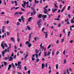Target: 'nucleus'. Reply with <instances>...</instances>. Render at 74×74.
Instances as JSON below:
<instances>
[{
  "mask_svg": "<svg viewBox=\"0 0 74 74\" xmlns=\"http://www.w3.org/2000/svg\"><path fill=\"white\" fill-rule=\"evenodd\" d=\"M35 4H37V3H39V1H37V0H35Z\"/></svg>",
  "mask_w": 74,
  "mask_h": 74,
  "instance_id": "obj_21",
  "label": "nucleus"
},
{
  "mask_svg": "<svg viewBox=\"0 0 74 74\" xmlns=\"http://www.w3.org/2000/svg\"><path fill=\"white\" fill-rule=\"evenodd\" d=\"M59 51H58L56 52V55H59Z\"/></svg>",
  "mask_w": 74,
  "mask_h": 74,
  "instance_id": "obj_36",
  "label": "nucleus"
},
{
  "mask_svg": "<svg viewBox=\"0 0 74 74\" xmlns=\"http://www.w3.org/2000/svg\"><path fill=\"white\" fill-rule=\"evenodd\" d=\"M19 14H20V15H21V14H22V12H19Z\"/></svg>",
  "mask_w": 74,
  "mask_h": 74,
  "instance_id": "obj_58",
  "label": "nucleus"
},
{
  "mask_svg": "<svg viewBox=\"0 0 74 74\" xmlns=\"http://www.w3.org/2000/svg\"><path fill=\"white\" fill-rule=\"evenodd\" d=\"M28 74H30V70H29L28 71Z\"/></svg>",
  "mask_w": 74,
  "mask_h": 74,
  "instance_id": "obj_45",
  "label": "nucleus"
},
{
  "mask_svg": "<svg viewBox=\"0 0 74 74\" xmlns=\"http://www.w3.org/2000/svg\"><path fill=\"white\" fill-rule=\"evenodd\" d=\"M21 11H25V9H24L23 8H21Z\"/></svg>",
  "mask_w": 74,
  "mask_h": 74,
  "instance_id": "obj_41",
  "label": "nucleus"
},
{
  "mask_svg": "<svg viewBox=\"0 0 74 74\" xmlns=\"http://www.w3.org/2000/svg\"><path fill=\"white\" fill-rule=\"evenodd\" d=\"M9 61H12V60H13V57H11V56H10V58L9 59Z\"/></svg>",
  "mask_w": 74,
  "mask_h": 74,
  "instance_id": "obj_9",
  "label": "nucleus"
},
{
  "mask_svg": "<svg viewBox=\"0 0 74 74\" xmlns=\"http://www.w3.org/2000/svg\"><path fill=\"white\" fill-rule=\"evenodd\" d=\"M32 61H34V60H35L36 59L34 58H32Z\"/></svg>",
  "mask_w": 74,
  "mask_h": 74,
  "instance_id": "obj_38",
  "label": "nucleus"
},
{
  "mask_svg": "<svg viewBox=\"0 0 74 74\" xmlns=\"http://www.w3.org/2000/svg\"><path fill=\"white\" fill-rule=\"evenodd\" d=\"M51 53V52L48 51V53L47 54V56H48V55H49Z\"/></svg>",
  "mask_w": 74,
  "mask_h": 74,
  "instance_id": "obj_49",
  "label": "nucleus"
},
{
  "mask_svg": "<svg viewBox=\"0 0 74 74\" xmlns=\"http://www.w3.org/2000/svg\"><path fill=\"white\" fill-rule=\"evenodd\" d=\"M51 45H49L47 47V49H49L51 47Z\"/></svg>",
  "mask_w": 74,
  "mask_h": 74,
  "instance_id": "obj_43",
  "label": "nucleus"
},
{
  "mask_svg": "<svg viewBox=\"0 0 74 74\" xmlns=\"http://www.w3.org/2000/svg\"><path fill=\"white\" fill-rule=\"evenodd\" d=\"M15 65L16 66H18V65L19 66V62H18V64L16 63H15Z\"/></svg>",
  "mask_w": 74,
  "mask_h": 74,
  "instance_id": "obj_30",
  "label": "nucleus"
},
{
  "mask_svg": "<svg viewBox=\"0 0 74 74\" xmlns=\"http://www.w3.org/2000/svg\"><path fill=\"white\" fill-rule=\"evenodd\" d=\"M19 46L21 47H22V43H20Z\"/></svg>",
  "mask_w": 74,
  "mask_h": 74,
  "instance_id": "obj_35",
  "label": "nucleus"
},
{
  "mask_svg": "<svg viewBox=\"0 0 74 74\" xmlns=\"http://www.w3.org/2000/svg\"><path fill=\"white\" fill-rule=\"evenodd\" d=\"M35 55H36V57L37 58H38V54L37 53H36Z\"/></svg>",
  "mask_w": 74,
  "mask_h": 74,
  "instance_id": "obj_42",
  "label": "nucleus"
},
{
  "mask_svg": "<svg viewBox=\"0 0 74 74\" xmlns=\"http://www.w3.org/2000/svg\"><path fill=\"white\" fill-rule=\"evenodd\" d=\"M11 67V65L10 64L8 65V70H10V69Z\"/></svg>",
  "mask_w": 74,
  "mask_h": 74,
  "instance_id": "obj_18",
  "label": "nucleus"
},
{
  "mask_svg": "<svg viewBox=\"0 0 74 74\" xmlns=\"http://www.w3.org/2000/svg\"><path fill=\"white\" fill-rule=\"evenodd\" d=\"M14 15H16V16H18V13L17 12H15L14 13Z\"/></svg>",
  "mask_w": 74,
  "mask_h": 74,
  "instance_id": "obj_29",
  "label": "nucleus"
},
{
  "mask_svg": "<svg viewBox=\"0 0 74 74\" xmlns=\"http://www.w3.org/2000/svg\"><path fill=\"white\" fill-rule=\"evenodd\" d=\"M50 16H52V14H51L49 15V18H51Z\"/></svg>",
  "mask_w": 74,
  "mask_h": 74,
  "instance_id": "obj_31",
  "label": "nucleus"
},
{
  "mask_svg": "<svg viewBox=\"0 0 74 74\" xmlns=\"http://www.w3.org/2000/svg\"><path fill=\"white\" fill-rule=\"evenodd\" d=\"M23 2H24L23 4H22V5L23 7V8H25V6H26V4H29V2L28 1V2H26V1H23Z\"/></svg>",
  "mask_w": 74,
  "mask_h": 74,
  "instance_id": "obj_2",
  "label": "nucleus"
},
{
  "mask_svg": "<svg viewBox=\"0 0 74 74\" xmlns=\"http://www.w3.org/2000/svg\"><path fill=\"white\" fill-rule=\"evenodd\" d=\"M45 29V27H43L42 29V32H44V29Z\"/></svg>",
  "mask_w": 74,
  "mask_h": 74,
  "instance_id": "obj_60",
  "label": "nucleus"
},
{
  "mask_svg": "<svg viewBox=\"0 0 74 74\" xmlns=\"http://www.w3.org/2000/svg\"><path fill=\"white\" fill-rule=\"evenodd\" d=\"M21 20L23 21V23L25 22V18H23V16H22L21 17Z\"/></svg>",
  "mask_w": 74,
  "mask_h": 74,
  "instance_id": "obj_12",
  "label": "nucleus"
},
{
  "mask_svg": "<svg viewBox=\"0 0 74 74\" xmlns=\"http://www.w3.org/2000/svg\"><path fill=\"white\" fill-rule=\"evenodd\" d=\"M47 18V15L42 14V18Z\"/></svg>",
  "mask_w": 74,
  "mask_h": 74,
  "instance_id": "obj_10",
  "label": "nucleus"
},
{
  "mask_svg": "<svg viewBox=\"0 0 74 74\" xmlns=\"http://www.w3.org/2000/svg\"><path fill=\"white\" fill-rule=\"evenodd\" d=\"M57 4V2H56V3L54 4V8H58V6L56 5Z\"/></svg>",
  "mask_w": 74,
  "mask_h": 74,
  "instance_id": "obj_14",
  "label": "nucleus"
},
{
  "mask_svg": "<svg viewBox=\"0 0 74 74\" xmlns=\"http://www.w3.org/2000/svg\"><path fill=\"white\" fill-rule=\"evenodd\" d=\"M11 2L12 4H14V2L13 1H11Z\"/></svg>",
  "mask_w": 74,
  "mask_h": 74,
  "instance_id": "obj_56",
  "label": "nucleus"
},
{
  "mask_svg": "<svg viewBox=\"0 0 74 74\" xmlns=\"http://www.w3.org/2000/svg\"><path fill=\"white\" fill-rule=\"evenodd\" d=\"M31 16H33V12H32L31 13Z\"/></svg>",
  "mask_w": 74,
  "mask_h": 74,
  "instance_id": "obj_55",
  "label": "nucleus"
},
{
  "mask_svg": "<svg viewBox=\"0 0 74 74\" xmlns=\"http://www.w3.org/2000/svg\"><path fill=\"white\" fill-rule=\"evenodd\" d=\"M40 61V59L38 58H37L36 60V62H38L39 61Z\"/></svg>",
  "mask_w": 74,
  "mask_h": 74,
  "instance_id": "obj_33",
  "label": "nucleus"
},
{
  "mask_svg": "<svg viewBox=\"0 0 74 74\" xmlns=\"http://www.w3.org/2000/svg\"><path fill=\"white\" fill-rule=\"evenodd\" d=\"M7 50L6 49H5V50H4L2 52V56L3 57L4 56V53L5 52H7Z\"/></svg>",
  "mask_w": 74,
  "mask_h": 74,
  "instance_id": "obj_4",
  "label": "nucleus"
},
{
  "mask_svg": "<svg viewBox=\"0 0 74 74\" xmlns=\"http://www.w3.org/2000/svg\"><path fill=\"white\" fill-rule=\"evenodd\" d=\"M42 14H39L38 16V17L39 19L41 18H42Z\"/></svg>",
  "mask_w": 74,
  "mask_h": 74,
  "instance_id": "obj_6",
  "label": "nucleus"
},
{
  "mask_svg": "<svg viewBox=\"0 0 74 74\" xmlns=\"http://www.w3.org/2000/svg\"><path fill=\"white\" fill-rule=\"evenodd\" d=\"M11 39L12 41H13V42H15V39H14V37H11Z\"/></svg>",
  "mask_w": 74,
  "mask_h": 74,
  "instance_id": "obj_15",
  "label": "nucleus"
},
{
  "mask_svg": "<svg viewBox=\"0 0 74 74\" xmlns=\"http://www.w3.org/2000/svg\"><path fill=\"white\" fill-rule=\"evenodd\" d=\"M29 48H30L31 47H32V44L30 43V42L29 41H27L25 42V44H27Z\"/></svg>",
  "mask_w": 74,
  "mask_h": 74,
  "instance_id": "obj_3",
  "label": "nucleus"
},
{
  "mask_svg": "<svg viewBox=\"0 0 74 74\" xmlns=\"http://www.w3.org/2000/svg\"><path fill=\"white\" fill-rule=\"evenodd\" d=\"M35 57V54H34L32 55V58H34Z\"/></svg>",
  "mask_w": 74,
  "mask_h": 74,
  "instance_id": "obj_50",
  "label": "nucleus"
},
{
  "mask_svg": "<svg viewBox=\"0 0 74 74\" xmlns=\"http://www.w3.org/2000/svg\"><path fill=\"white\" fill-rule=\"evenodd\" d=\"M42 22V20L41 19H39V21L37 22V24H38V27L39 28H41V26L42 25V24L40 23Z\"/></svg>",
  "mask_w": 74,
  "mask_h": 74,
  "instance_id": "obj_1",
  "label": "nucleus"
},
{
  "mask_svg": "<svg viewBox=\"0 0 74 74\" xmlns=\"http://www.w3.org/2000/svg\"><path fill=\"white\" fill-rule=\"evenodd\" d=\"M12 66L13 69H15V65H14V63H12Z\"/></svg>",
  "mask_w": 74,
  "mask_h": 74,
  "instance_id": "obj_17",
  "label": "nucleus"
},
{
  "mask_svg": "<svg viewBox=\"0 0 74 74\" xmlns=\"http://www.w3.org/2000/svg\"><path fill=\"white\" fill-rule=\"evenodd\" d=\"M17 41H18L19 42V38H18V37H19V35H18V33L17 34Z\"/></svg>",
  "mask_w": 74,
  "mask_h": 74,
  "instance_id": "obj_28",
  "label": "nucleus"
},
{
  "mask_svg": "<svg viewBox=\"0 0 74 74\" xmlns=\"http://www.w3.org/2000/svg\"><path fill=\"white\" fill-rule=\"evenodd\" d=\"M27 28L28 29V30H31L30 27L29 26H27Z\"/></svg>",
  "mask_w": 74,
  "mask_h": 74,
  "instance_id": "obj_26",
  "label": "nucleus"
},
{
  "mask_svg": "<svg viewBox=\"0 0 74 74\" xmlns=\"http://www.w3.org/2000/svg\"><path fill=\"white\" fill-rule=\"evenodd\" d=\"M66 24L67 25H69L70 24V22H69V21H67L66 22Z\"/></svg>",
  "mask_w": 74,
  "mask_h": 74,
  "instance_id": "obj_53",
  "label": "nucleus"
},
{
  "mask_svg": "<svg viewBox=\"0 0 74 74\" xmlns=\"http://www.w3.org/2000/svg\"><path fill=\"white\" fill-rule=\"evenodd\" d=\"M24 69L25 70H27V67H26V66H24Z\"/></svg>",
  "mask_w": 74,
  "mask_h": 74,
  "instance_id": "obj_51",
  "label": "nucleus"
},
{
  "mask_svg": "<svg viewBox=\"0 0 74 74\" xmlns=\"http://www.w3.org/2000/svg\"><path fill=\"white\" fill-rule=\"evenodd\" d=\"M45 67V65L44 64L42 63V64L41 69H44Z\"/></svg>",
  "mask_w": 74,
  "mask_h": 74,
  "instance_id": "obj_11",
  "label": "nucleus"
},
{
  "mask_svg": "<svg viewBox=\"0 0 74 74\" xmlns=\"http://www.w3.org/2000/svg\"><path fill=\"white\" fill-rule=\"evenodd\" d=\"M56 69H58V64H57L56 66Z\"/></svg>",
  "mask_w": 74,
  "mask_h": 74,
  "instance_id": "obj_39",
  "label": "nucleus"
},
{
  "mask_svg": "<svg viewBox=\"0 0 74 74\" xmlns=\"http://www.w3.org/2000/svg\"><path fill=\"white\" fill-rule=\"evenodd\" d=\"M22 63V62L21 61H19V65H21V64Z\"/></svg>",
  "mask_w": 74,
  "mask_h": 74,
  "instance_id": "obj_48",
  "label": "nucleus"
},
{
  "mask_svg": "<svg viewBox=\"0 0 74 74\" xmlns=\"http://www.w3.org/2000/svg\"><path fill=\"white\" fill-rule=\"evenodd\" d=\"M28 56V54H26L25 56L24 59H25V58H27V57Z\"/></svg>",
  "mask_w": 74,
  "mask_h": 74,
  "instance_id": "obj_47",
  "label": "nucleus"
},
{
  "mask_svg": "<svg viewBox=\"0 0 74 74\" xmlns=\"http://www.w3.org/2000/svg\"><path fill=\"white\" fill-rule=\"evenodd\" d=\"M58 27H60L61 26V25L60 24H59V25H58Z\"/></svg>",
  "mask_w": 74,
  "mask_h": 74,
  "instance_id": "obj_59",
  "label": "nucleus"
},
{
  "mask_svg": "<svg viewBox=\"0 0 74 74\" xmlns=\"http://www.w3.org/2000/svg\"><path fill=\"white\" fill-rule=\"evenodd\" d=\"M64 63H66V59L64 60Z\"/></svg>",
  "mask_w": 74,
  "mask_h": 74,
  "instance_id": "obj_57",
  "label": "nucleus"
},
{
  "mask_svg": "<svg viewBox=\"0 0 74 74\" xmlns=\"http://www.w3.org/2000/svg\"><path fill=\"white\" fill-rule=\"evenodd\" d=\"M67 10H70V6H69L68 7V8L67 9Z\"/></svg>",
  "mask_w": 74,
  "mask_h": 74,
  "instance_id": "obj_24",
  "label": "nucleus"
},
{
  "mask_svg": "<svg viewBox=\"0 0 74 74\" xmlns=\"http://www.w3.org/2000/svg\"><path fill=\"white\" fill-rule=\"evenodd\" d=\"M68 17H69V18H71V15H70V14H69L68 15Z\"/></svg>",
  "mask_w": 74,
  "mask_h": 74,
  "instance_id": "obj_64",
  "label": "nucleus"
},
{
  "mask_svg": "<svg viewBox=\"0 0 74 74\" xmlns=\"http://www.w3.org/2000/svg\"><path fill=\"white\" fill-rule=\"evenodd\" d=\"M44 56L45 57L47 56V53L46 52H44Z\"/></svg>",
  "mask_w": 74,
  "mask_h": 74,
  "instance_id": "obj_19",
  "label": "nucleus"
},
{
  "mask_svg": "<svg viewBox=\"0 0 74 74\" xmlns=\"http://www.w3.org/2000/svg\"><path fill=\"white\" fill-rule=\"evenodd\" d=\"M69 21V19L68 18H67V20H65V22H68V21Z\"/></svg>",
  "mask_w": 74,
  "mask_h": 74,
  "instance_id": "obj_54",
  "label": "nucleus"
},
{
  "mask_svg": "<svg viewBox=\"0 0 74 74\" xmlns=\"http://www.w3.org/2000/svg\"><path fill=\"white\" fill-rule=\"evenodd\" d=\"M72 28H74V25H72V26H70V31H71V30H72Z\"/></svg>",
  "mask_w": 74,
  "mask_h": 74,
  "instance_id": "obj_13",
  "label": "nucleus"
},
{
  "mask_svg": "<svg viewBox=\"0 0 74 74\" xmlns=\"http://www.w3.org/2000/svg\"><path fill=\"white\" fill-rule=\"evenodd\" d=\"M32 33H33L31 32L30 34L29 35V38H31V37H32Z\"/></svg>",
  "mask_w": 74,
  "mask_h": 74,
  "instance_id": "obj_20",
  "label": "nucleus"
},
{
  "mask_svg": "<svg viewBox=\"0 0 74 74\" xmlns=\"http://www.w3.org/2000/svg\"><path fill=\"white\" fill-rule=\"evenodd\" d=\"M5 60H7L8 59H9V58H8V57H5Z\"/></svg>",
  "mask_w": 74,
  "mask_h": 74,
  "instance_id": "obj_63",
  "label": "nucleus"
},
{
  "mask_svg": "<svg viewBox=\"0 0 74 74\" xmlns=\"http://www.w3.org/2000/svg\"><path fill=\"white\" fill-rule=\"evenodd\" d=\"M3 45L6 48H7L8 47V46H7V44H5V43H4Z\"/></svg>",
  "mask_w": 74,
  "mask_h": 74,
  "instance_id": "obj_23",
  "label": "nucleus"
},
{
  "mask_svg": "<svg viewBox=\"0 0 74 74\" xmlns=\"http://www.w3.org/2000/svg\"><path fill=\"white\" fill-rule=\"evenodd\" d=\"M33 14L34 15H35V14H36V11L34 10Z\"/></svg>",
  "mask_w": 74,
  "mask_h": 74,
  "instance_id": "obj_37",
  "label": "nucleus"
},
{
  "mask_svg": "<svg viewBox=\"0 0 74 74\" xmlns=\"http://www.w3.org/2000/svg\"><path fill=\"white\" fill-rule=\"evenodd\" d=\"M16 55H15L14 56V59H15V58H16Z\"/></svg>",
  "mask_w": 74,
  "mask_h": 74,
  "instance_id": "obj_61",
  "label": "nucleus"
},
{
  "mask_svg": "<svg viewBox=\"0 0 74 74\" xmlns=\"http://www.w3.org/2000/svg\"><path fill=\"white\" fill-rule=\"evenodd\" d=\"M39 50H38L37 49H36L35 50V52L36 53H39Z\"/></svg>",
  "mask_w": 74,
  "mask_h": 74,
  "instance_id": "obj_16",
  "label": "nucleus"
},
{
  "mask_svg": "<svg viewBox=\"0 0 74 74\" xmlns=\"http://www.w3.org/2000/svg\"><path fill=\"white\" fill-rule=\"evenodd\" d=\"M64 39H62L61 42H64Z\"/></svg>",
  "mask_w": 74,
  "mask_h": 74,
  "instance_id": "obj_52",
  "label": "nucleus"
},
{
  "mask_svg": "<svg viewBox=\"0 0 74 74\" xmlns=\"http://www.w3.org/2000/svg\"><path fill=\"white\" fill-rule=\"evenodd\" d=\"M1 15H3L4 14V12H2V13H1Z\"/></svg>",
  "mask_w": 74,
  "mask_h": 74,
  "instance_id": "obj_62",
  "label": "nucleus"
},
{
  "mask_svg": "<svg viewBox=\"0 0 74 74\" xmlns=\"http://www.w3.org/2000/svg\"><path fill=\"white\" fill-rule=\"evenodd\" d=\"M19 70H21L22 69V66L21 65H19Z\"/></svg>",
  "mask_w": 74,
  "mask_h": 74,
  "instance_id": "obj_27",
  "label": "nucleus"
},
{
  "mask_svg": "<svg viewBox=\"0 0 74 74\" xmlns=\"http://www.w3.org/2000/svg\"><path fill=\"white\" fill-rule=\"evenodd\" d=\"M2 27L3 28L1 30V32H2V33H4V28H5V27L4 26H3Z\"/></svg>",
  "mask_w": 74,
  "mask_h": 74,
  "instance_id": "obj_8",
  "label": "nucleus"
},
{
  "mask_svg": "<svg viewBox=\"0 0 74 74\" xmlns=\"http://www.w3.org/2000/svg\"><path fill=\"white\" fill-rule=\"evenodd\" d=\"M71 23H74V21L73 20V19H72L71 20Z\"/></svg>",
  "mask_w": 74,
  "mask_h": 74,
  "instance_id": "obj_22",
  "label": "nucleus"
},
{
  "mask_svg": "<svg viewBox=\"0 0 74 74\" xmlns=\"http://www.w3.org/2000/svg\"><path fill=\"white\" fill-rule=\"evenodd\" d=\"M41 49H42V51H44V47L42 46L41 48H40Z\"/></svg>",
  "mask_w": 74,
  "mask_h": 74,
  "instance_id": "obj_32",
  "label": "nucleus"
},
{
  "mask_svg": "<svg viewBox=\"0 0 74 74\" xmlns=\"http://www.w3.org/2000/svg\"><path fill=\"white\" fill-rule=\"evenodd\" d=\"M65 50H64L63 52V54H64V55H66V54H65Z\"/></svg>",
  "mask_w": 74,
  "mask_h": 74,
  "instance_id": "obj_46",
  "label": "nucleus"
},
{
  "mask_svg": "<svg viewBox=\"0 0 74 74\" xmlns=\"http://www.w3.org/2000/svg\"><path fill=\"white\" fill-rule=\"evenodd\" d=\"M54 20H57V21H60V19L58 18H55L54 19Z\"/></svg>",
  "mask_w": 74,
  "mask_h": 74,
  "instance_id": "obj_40",
  "label": "nucleus"
},
{
  "mask_svg": "<svg viewBox=\"0 0 74 74\" xmlns=\"http://www.w3.org/2000/svg\"><path fill=\"white\" fill-rule=\"evenodd\" d=\"M31 19H32V17H29L28 19V22H30V21H31Z\"/></svg>",
  "mask_w": 74,
  "mask_h": 74,
  "instance_id": "obj_25",
  "label": "nucleus"
},
{
  "mask_svg": "<svg viewBox=\"0 0 74 74\" xmlns=\"http://www.w3.org/2000/svg\"><path fill=\"white\" fill-rule=\"evenodd\" d=\"M44 33L45 34V38H47L48 37V32H44Z\"/></svg>",
  "mask_w": 74,
  "mask_h": 74,
  "instance_id": "obj_5",
  "label": "nucleus"
},
{
  "mask_svg": "<svg viewBox=\"0 0 74 74\" xmlns=\"http://www.w3.org/2000/svg\"><path fill=\"white\" fill-rule=\"evenodd\" d=\"M56 10H58V9L55 8V9H52V11L53 12V13H54Z\"/></svg>",
  "mask_w": 74,
  "mask_h": 74,
  "instance_id": "obj_7",
  "label": "nucleus"
},
{
  "mask_svg": "<svg viewBox=\"0 0 74 74\" xmlns=\"http://www.w3.org/2000/svg\"><path fill=\"white\" fill-rule=\"evenodd\" d=\"M3 62L5 66H6V65H7V62L5 61H3Z\"/></svg>",
  "mask_w": 74,
  "mask_h": 74,
  "instance_id": "obj_34",
  "label": "nucleus"
},
{
  "mask_svg": "<svg viewBox=\"0 0 74 74\" xmlns=\"http://www.w3.org/2000/svg\"><path fill=\"white\" fill-rule=\"evenodd\" d=\"M6 34L7 36H9V34H9V33H8V32H6Z\"/></svg>",
  "mask_w": 74,
  "mask_h": 74,
  "instance_id": "obj_44",
  "label": "nucleus"
}]
</instances>
